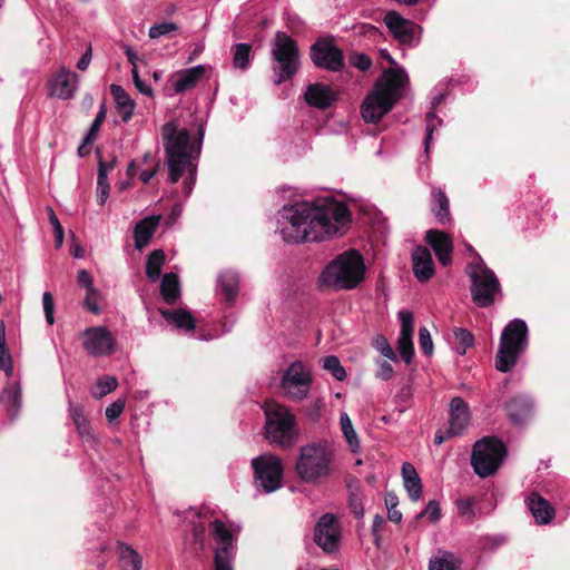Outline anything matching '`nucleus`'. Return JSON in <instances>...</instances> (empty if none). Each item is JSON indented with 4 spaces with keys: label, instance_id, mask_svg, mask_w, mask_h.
Segmentation results:
<instances>
[{
    "label": "nucleus",
    "instance_id": "473e14b6",
    "mask_svg": "<svg viewBox=\"0 0 570 570\" xmlns=\"http://www.w3.org/2000/svg\"><path fill=\"white\" fill-rule=\"evenodd\" d=\"M0 403L6 405L11 416H16L21 406V386L19 383H13L11 386L3 390L0 395Z\"/></svg>",
    "mask_w": 570,
    "mask_h": 570
},
{
    "label": "nucleus",
    "instance_id": "79ce46f5",
    "mask_svg": "<svg viewBox=\"0 0 570 570\" xmlns=\"http://www.w3.org/2000/svg\"><path fill=\"white\" fill-rule=\"evenodd\" d=\"M118 386V381L115 376L104 375L97 380L96 390L92 395L97 399L104 397Z\"/></svg>",
    "mask_w": 570,
    "mask_h": 570
},
{
    "label": "nucleus",
    "instance_id": "4468645a",
    "mask_svg": "<svg viewBox=\"0 0 570 570\" xmlns=\"http://www.w3.org/2000/svg\"><path fill=\"white\" fill-rule=\"evenodd\" d=\"M311 59L316 67L333 72L345 66L343 51L328 39H320L311 47Z\"/></svg>",
    "mask_w": 570,
    "mask_h": 570
},
{
    "label": "nucleus",
    "instance_id": "58836bf2",
    "mask_svg": "<svg viewBox=\"0 0 570 570\" xmlns=\"http://www.w3.org/2000/svg\"><path fill=\"white\" fill-rule=\"evenodd\" d=\"M252 47L248 43H236L233 50V62L236 68L247 69L250 65Z\"/></svg>",
    "mask_w": 570,
    "mask_h": 570
},
{
    "label": "nucleus",
    "instance_id": "5701e85b",
    "mask_svg": "<svg viewBox=\"0 0 570 570\" xmlns=\"http://www.w3.org/2000/svg\"><path fill=\"white\" fill-rule=\"evenodd\" d=\"M205 71L206 68L204 65H197L177 72L175 77H173L175 94H184L193 89L203 78Z\"/></svg>",
    "mask_w": 570,
    "mask_h": 570
},
{
    "label": "nucleus",
    "instance_id": "6e6552de",
    "mask_svg": "<svg viewBox=\"0 0 570 570\" xmlns=\"http://www.w3.org/2000/svg\"><path fill=\"white\" fill-rule=\"evenodd\" d=\"M528 345V326L523 320L514 318L502 331L495 367L507 373L515 365Z\"/></svg>",
    "mask_w": 570,
    "mask_h": 570
},
{
    "label": "nucleus",
    "instance_id": "4be33fe9",
    "mask_svg": "<svg viewBox=\"0 0 570 570\" xmlns=\"http://www.w3.org/2000/svg\"><path fill=\"white\" fill-rule=\"evenodd\" d=\"M304 98L308 106L325 109L333 104L335 95L327 85L312 83L307 86Z\"/></svg>",
    "mask_w": 570,
    "mask_h": 570
},
{
    "label": "nucleus",
    "instance_id": "f704fd0d",
    "mask_svg": "<svg viewBox=\"0 0 570 570\" xmlns=\"http://www.w3.org/2000/svg\"><path fill=\"white\" fill-rule=\"evenodd\" d=\"M340 425L342 433L345 438L346 443L348 444L351 451L353 453H357L360 451V440L353 428L352 421L346 412H342L340 415Z\"/></svg>",
    "mask_w": 570,
    "mask_h": 570
},
{
    "label": "nucleus",
    "instance_id": "b1692460",
    "mask_svg": "<svg viewBox=\"0 0 570 570\" xmlns=\"http://www.w3.org/2000/svg\"><path fill=\"white\" fill-rule=\"evenodd\" d=\"M527 505L538 524H548L554 517L553 507L535 492L528 497Z\"/></svg>",
    "mask_w": 570,
    "mask_h": 570
},
{
    "label": "nucleus",
    "instance_id": "a878e982",
    "mask_svg": "<svg viewBox=\"0 0 570 570\" xmlns=\"http://www.w3.org/2000/svg\"><path fill=\"white\" fill-rule=\"evenodd\" d=\"M239 276L235 271L228 269L217 277V291L227 303H233L238 295Z\"/></svg>",
    "mask_w": 570,
    "mask_h": 570
},
{
    "label": "nucleus",
    "instance_id": "e2e57ef3",
    "mask_svg": "<svg viewBox=\"0 0 570 570\" xmlns=\"http://www.w3.org/2000/svg\"><path fill=\"white\" fill-rule=\"evenodd\" d=\"M376 348L384 357L392 360V361L396 360V355L385 337H383V336L377 337Z\"/></svg>",
    "mask_w": 570,
    "mask_h": 570
},
{
    "label": "nucleus",
    "instance_id": "13d9d810",
    "mask_svg": "<svg viewBox=\"0 0 570 570\" xmlns=\"http://www.w3.org/2000/svg\"><path fill=\"white\" fill-rule=\"evenodd\" d=\"M99 291L95 287L87 291L85 297V306L94 314H98L100 312L99 306Z\"/></svg>",
    "mask_w": 570,
    "mask_h": 570
},
{
    "label": "nucleus",
    "instance_id": "1a4fd4ad",
    "mask_svg": "<svg viewBox=\"0 0 570 570\" xmlns=\"http://www.w3.org/2000/svg\"><path fill=\"white\" fill-rule=\"evenodd\" d=\"M274 82L289 80L299 68V52L296 42L285 32L277 31L272 42Z\"/></svg>",
    "mask_w": 570,
    "mask_h": 570
},
{
    "label": "nucleus",
    "instance_id": "72a5a7b5",
    "mask_svg": "<svg viewBox=\"0 0 570 570\" xmlns=\"http://www.w3.org/2000/svg\"><path fill=\"white\" fill-rule=\"evenodd\" d=\"M164 263L165 253L163 249H155L148 255L146 263V276L150 282H157L160 278Z\"/></svg>",
    "mask_w": 570,
    "mask_h": 570
},
{
    "label": "nucleus",
    "instance_id": "37998d69",
    "mask_svg": "<svg viewBox=\"0 0 570 570\" xmlns=\"http://www.w3.org/2000/svg\"><path fill=\"white\" fill-rule=\"evenodd\" d=\"M323 367L328 371L337 381H344L347 376L345 368L341 365L337 356L330 355L323 358Z\"/></svg>",
    "mask_w": 570,
    "mask_h": 570
},
{
    "label": "nucleus",
    "instance_id": "a19ab883",
    "mask_svg": "<svg viewBox=\"0 0 570 570\" xmlns=\"http://www.w3.org/2000/svg\"><path fill=\"white\" fill-rule=\"evenodd\" d=\"M453 334L458 342V345L455 346L456 353L464 355L466 350L474 345L473 334L470 331L460 327L454 328Z\"/></svg>",
    "mask_w": 570,
    "mask_h": 570
},
{
    "label": "nucleus",
    "instance_id": "423d86ee",
    "mask_svg": "<svg viewBox=\"0 0 570 570\" xmlns=\"http://www.w3.org/2000/svg\"><path fill=\"white\" fill-rule=\"evenodd\" d=\"M265 438L276 446L292 448L298 438L294 414L278 403H266L265 409Z\"/></svg>",
    "mask_w": 570,
    "mask_h": 570
},
{
    "label": "nucleus",
    "instance_id": "e433bc0d",
    "mask_svg": "<svg viewBox=\"0 0 570 570\" xmlns=\"http://www.w3.org/2000/svg\"><path fill=\"white\" fill-rule=\"evenodd\" d=\"M186 519L189 521L195 541L203 542L205 534V514L200 511L190 509L186 512Z\"/></svg>",
    "mask_w": 570,
    "mask_h": 570
},
{
    "label": "nucleus",
    "instance_id": "aec40b11",
    "mask_svg": "<svg viewBox=\"0 0 570 570\" xmlns=\"http://www.w3.org/2000/svg\"><path fill=\"white\" fill-rule=\"evenodd\" d=\"M508 416L513 424H522L533 412V401L529 395L519 394L505 405Z\"/></svg>",
    "mask_w": 570,
    "mask_h": 570
},
{
    "label": "nucleus",
    "instance_id": "7ed1b4c3",
    "mask_svg": "<svg viewBox=\"0 0 570 570\" xmlns=\"http://www.w3.org/2000/svg\"><path fill=\"white\" fill-rule=\"evenodd\" d=\"M407 81L405 70L401 68L385 70L362 104L361 112L364 121L372 124L380 121L403 96Z\"/></svg>",
    "mask_w": 570,
    "mask_h": 570
},
{
    "label": "nucleus",
    "instance_id": "8fccbe9b",
    "mask_svg": "<svg viewBox=\"0 0 570 570\" xmlns=\"http://www.w3.org/2000/svg\"><path fill=\"white\" fill-rule=\"evenodd\" d=\"M153 160L151 154L146 153L141 159L132 160L127 168V175L130 178H138L139 173L144 170V166L150 164Z\"/></svg>",
    "mask_w": 570,
    "mask_h": 570
},
{
    "label": "nucleus",
    "instance_id": "ea45409f",
    "mask_svg": "<svg viewBox=\"0 0 570 570\" xmlns=\"http://www.w3.org/2000/svg\"><path fill=\"white\" fill-rule=\"evenodd\" d=\"M425 122L426 136L424 139V153L428 155L433 139V134L442 125V119H440L432 110L426 114Z\"/></svg>",
    "mask_w": 570,
    "mask_h": 570
},
{
    "label": "nucleus",
    "instance_id": "f8f14e48",
    "mask_svg": "<svg viewBox=\"0 0 570 570\" xmlns=\"http://www.w3.org/2000/svg\"><path fill=\"white\" fill-rule=\"evenodd\" d=\"M312 382L309 368L303 362L295 361L284 370L281 386L287 399L299 402L308 396Z\"/></svg>",
    "mask_w": 570,
    "mask_h": 570
},
{
    "label": "nucleus",
    "instance_id": "4c0bfd02",
    "mask_svg": "<svg viewBox=\"0 0 570 570\" xmlns=\"http://www.w3.org/2000/svg\"><path fill=\"white\" fill-rule=\"evenodd\" d=\"M70 414L73 421V424L76 425V429L81 438H87L90 440H94V434L91 433V428L88 419L82 413L81 407H72L70 410Z\"/></svg>",
    "mask_w": 570,
    "mask_h": 570
},
{
    "label": "nucleus",
    "instance_id": "2eb2a0df",
    "mask_svg": "<svg viewBox=\"0 0 570 570\" xmlns=\"http://www.w3.org/2000/svg\"><path fill=\"white\" fill-rule=\"evenodd\" d=\"M341 540L340 525L333 514H323L314 530L315 543L326 553H332L338 549Z\"/></svg>",
    "mask_w": 570,
    "mask_h": 570
},
{
    "label": "nucleus",
    "instance_id": "5fc2aeb1",
    "mask_svg": "<svg viewBox=\"0 0 570 570\" xmlns=\"http://www.w3.org/2000/svg\"><path fill=\"white\" fill-rule=\"evenodd\" d=\"M419 344L423 354L431 355L433 353L432 337L426 327H421L419 330Z\"/></svg>",
    "mask_w": 570,
    "mask_h": 570
},
{
    "label": "nucleus",
    "instance_id": "412c9836",
    "mask_svg": "<svg viewBox=\"0 0 570 570\" xmlns=\"http://www.w3.org/2000/svg\"><path fill=\"white\" fill-rule=\"evenodd\" d=\"M413 273L417 281L426 282L434 274V262L426 247L419 246L412 254Z\"/></svg>",
    "mask_w": 570,
    "mask_h": 570
},
{
    "label": "nucleus",
    "instance_id": "dca6fc26",
    "mask_svg": "<svg viewBox=\"0 0 570 570\" xmlns=\"http://www.w3.org/2000/svg\"><path fill=\"white\" fill-rule=\"evenodd\" d=\"M78 75L62 67L48 82L49 96L63 100L71 99L78 89Z\"/></svg>",
    "mask_w": 570,
    "mask_h": 570
},
{
    "label": "nucleus",
    "instance_id": "052dcab7",
    "mask_svg": "<svg viewBox=\"0 0 570 570\" xmlns=\"http://www.w3.org/2000/svg\"><path fill=\"white\" fill-rule=\"evenodd\" d=\"M115 161L99 160L97 185L109 184L108 173L114 169Z\"/></svg>",
    "mask_w": 570,
    "mask_h": 570
},
{
    "label": "nucleus",
    "instance_id": "ddd939ff",
    "mask_svg": "<svg viewBox=\"0 0 570 570\" xmlns=\"http://www.w3.org/2000/svg\"><path fill=\"white\" fill-rule=\"evenodd\" d=\"M85 351L94 357L109 356L116 351V338L106 326L87 327L81 333Z\"/></svg>",
    "mask_w": 570,
    "mask_h": 570
},
{
    "label": "nucleus",
    "instance_id": "c85d7f7f",
    "mask_svg": "<svg viewBox=\"0 0 570 570\" xmlns=\"http://www.w3.org/2000/svg\"><path fill=\"white\" fill-rule=\"evenodd\" d=\"M160 314L169 324L174 325L177 330L190 332L195 328V318L188 311L181 308H163L160 309Z\"/></svg>",
    "mask_w": 570,
    "mask_h": 570
},
{
    "label": "nucleus",
    "instance_id": "c9c22d12",
    "mask_svg": "<svg viewBox=\"0 0 570 570\" xmlns=\"http://www.w3.org/2000/svg\"><path fill=\"white\" fill-rule=\"evenodd\" d=\"M458 560L452 552L439 551V554L430 559L429 570H456Z\"/></svg>",
    "mask_w": 570,
    "mask_h": 570
},
{
    "label": "nucleus",
    "instance_id": "680f3d73",
    "mask_svg": "<svg viewBox=\"0 0 570 570\" xmlns=\"http://www.w3.org/2000/svg\"><path fill=\"white\" fill-rule=\"evenodd\" d=\"M125 409V401L124 400H117L109 404L106 409V416L108 421H114L120 416Z\"/></svg>",
    "mask_w": 570,
    "mask_h": 570
},
{
    "label": "nucleus",
    "instance_id": "774afa93",
    "mask_svg": "<svg viewBox=\"0 0 570 570\" xmlns=\"http://www.w3.org/2000/svg\"><path fill=\"white\" fill-rule=\"evenodd\" d=\"M393 374V367L387 361H382L379 363L377 377L387 381L392 379Z\"/></svg>",
    "mask_w": 570,
    "mask_h": 570
},
{
    "label": "nucleus",
    "instance_id": "f257e3e1",
    "mask_svg": "<svg viewBox=\"0 0 570 570\" xmlns=\"http://www.w3.org/2000/svg\"><path fill=\"white\" fill-rule=\"evenodd\" d=\"M350 222L344 203L322 198L284 206L277 214V232L287 244L322 242L342 234Z\"/></svg>",
    "mask_w": 570,
    "mask_h": 570
},
{
    "label": "nucleus",
    "instance_id": "39448f33",
    "mask_svg": "<svg viewBox=\"0 0 570 570\" xmlns=\"http://www.w3.org/2000/svg\"><path fill=\"white\" fill-rule=\"evenodd\" d=\"M365 276L363 256L356 250L337 255L318 276L320 287L333 291H351L356 288Z\"/></svg>",
    "mask_w": 570,
    "mask_h": 570
},
{
    "label": "nucleus",
    "instance_id": "c03bdc74",
    "mask_svg": "<svg viewBox=\"0 0 570 570\" xmlns=\"http://www.w3.org/2000/svg\"><path fill=\"white\" fill-rule=\"evenodd\" d=\"M412 336L413 334H399L397 351L406 364L412 361L414 354Z\"/></svg>",
    "mask_w": 570,
    "mask_h": 570
},
{
    "label": "nucleus",
    "instance_id": "69168bd1",
    "mask_svg": "<svg viewBox=\"0 0 570 570\" xmlns=\"http://www.w3.org/2000/svg\"><path fill=\"white\" fill-rule=\"evenodd\" d=\"M215 570H233V567L230 563V554H225V553H222V551L216 550Z\"/></svg>",
    "mask_w": 570,
    "mask_h": 570
},
{
    "label": "nucleus",
    "instance_id": "7c9ffc66",
    "mask_svg": "<svg viewBox=\"0 0 570 570\" xmlns=\"http://www.w3.org/2000/svg\"><path fill=\"white\" fill-rule=\"evenodd\" d=\"M118 560L121 570H140L142 560L130 546L118 542Z\"/></svg>",
    "mask_w": 570,
    "mask_h": 570
},
{
    "label": "nucleus",
    "instance_id": "2f4dec72",
    "mask_svg": "<svg viewBox=\"0 0 570 570\" xmlns=\"http://www.w3.org/2000/svg\"><path fill=\"white\" fill-rule=\"evenodd\" d=\"M160 293L168 304H174L180 295L179 279L175 273H167L163 276Z\"/></svg>",
    "mask_w": 570,
    "mask_h": 570
},
{
    "label": "nucleus",
    "instance_id": "9d476101",
    "mask_svg": "<svg viewBox=\"0 0 570 570\" xmlns=\"http://www.w3.org/2000/svg\"><path fill=\"white\" fill-rule=\"evenodd\" d=\"M507 454L503 442L494 436H485L473 445L471 465L476 475L488 478L497 472Z\"/></svg>",
    "mask_w": 570,
    "mask_h": 570
},
{
    "label": "nucleus",
    "instance_id": "0eeeda50",
    "mask_svg": "<svg viewBox=\"0 0 570 570\" xmlns=\"http://www.w3.org/2000/svg\"><path fill=\"white\" fill-rule=\"evenodd\" d=\"M465 273L471 283L472 301L478 307H489L502 295L495 273L487 266L479 254H475V258L466 265Z\"/></svg>",
    "mask_w": 570,
    "mask_h": 570
},
{
    "label": "nucleus",
    "instance_id": "09e8293b",
    "mask_svg": "<svg viewBox=\"0 0 570 570\" xmlns=\"http://www.w3.org/2000/svg\"><path fill=\"white\" fill-rule=\"evenodd\" d=\"M178 29L177 24L174 22H160L151 26L149 28V37L151 39H157L163 36L169 35L173 31H176Z\"/></svg>",
    "mask_w": 570,
    "mask_h": 570
},
{
    "label": "nucleus",
    "instance_id": "a211bd4d",
    "mask_svg": "<svg viewBox=\"0 0 570 570\" xmlns=\"http://www.w3.org/2000/svg\"><path fill=\"white\" fill-rule=\"evenodd\" d=\"M384 23L401 43L407 45L413 42L416 26L403 18L399 12L389 11L384 16Z\"/></svg>",
    "mask_w": 570,
    "mask_h": 570
},
{
    "label": "nucleus",
    "instance_id": "49530a36",
    "mask_svg": "<svg viewBox=\"0 0 570 570\" xmlns=\"http://www.w3.org/2000/svg\"><path fill=\"white\" fill-rule=\"evenodd\" d=\"M426 517L431 523H438L442 517L440 503L436 500L428 502L425 509L417 514V519Z\"/></svg>",
    "mask_w": 570,
    "mask_h": 570
},
{
    "label": "nucleus",
    "instance_id": "6ab92c4d",
    "mask_svg": "<svg viewBox=\"0 0 570 570\" xmlns=\"http://www.w3.org/2000/svg\"><path fill=\"white\" fill-rule=\"evenodd\" d=\"M425 239L431 245L439 262L443 266H448L452 263L453 242L449 235L432 229L426 232Z\"/></svg>",
    "mask_w": 570,
    "mask_h": 570
},
{
    "label": "nucleus",
    "instance_id": "20e7f679",
    "mask_svg": "<svg viewBox=\"0 0 570 570\" xmlns=\"http://www.w3.org/2000/svg\"><path fill=\"white\" fill-rule=\"evenodd\" d=\"M335 456L336 448L332 441H312L299 448L295 472L305 483L321 484L334 473Z\"/></svg>",
    "mask_w": 570,
    "mask_h": 570
},
{
    "label": "nucleus",
    "instance_id": "f03ea898",
    "mask_svg": "<svg viewBox=\"0 0 570 570\" xmlns=\"http://www.w3.org/2000/svg\"><path fill=\"white\" fill-rule=\"evenodd\" d=\"M163 146L171 184L183 178V194L188 197L195 186L202 137L195 139L177 120H169L160 129Z\"/></svg>",
    "mask_w": 570,
    "mask_h": 570
},
{
    "label": "nucleus",
    "instance_id": "0e129e2a",
    "mask_svg": "<svg viewBox=\"0 0 570 570\" xmlns=\"http://www.w3.org/2000/svg\"><path fill=\"white\" fill-rule=\"evenodd\" d=\"M131 76L137 90L146 96L153 97V89L140 79L137 67L131 69Z\"/></svg>",
    "mask_w": 570,
    "mask_h": 570
},
{
    "label": "nucleus",
    "instance_id": "cd10ccee",
    "mask_svg": "<svg viewBox=\"0 0 570 570\" xmlns=\"http://www.w3.org/2000/svg\"><path fill=\"white\" fill-rule=\"evenodd\" d=\"M209 529L217 549L225 554H232L234 550L233 535L226 524L219 520L209 521Z\"/></svg>",
    "mask_w": 570,
    "mask_h": 570
},
{
    "label": "nucleus",
    "instance_id": "4d7b16f0",
    "mask_svg": "<svg viewBox=\"0 0 570 570\" xmlns=\"http://www.w3.org/2000/svg\"><path fill=\"white\" fill-rule=\"evenodd\" d=\"M404 487L412 501H417L422 497V483L420 478L404 481Z\"/></svg>",
    "mask_w": 570,
    "mask_h": 570
},
{
    "label": "nucleus",
    "instance_id": "3c124183",
    "mask_svg": "<svg viewBox=\"0 0 570 570\" xmlns=\"http://www.w3.org/2000/svg\"><path fill=\"white\" fill-rule=\"evenodd\" d=\"M48 217H49L50 224L53 227L56 247H61L63 244V228H62L58 217L56 216L53 209L50 207L48 208Z\"/></svg>",
    "mask_w": 570,
    "mask_h": 570
},
{
    "label": "nucleus",
    "instance_id": "393cba45",
    "mask_svg": "<svg viewBox=\"0 0 570 570\" xmlns=\"http://www.w3.org/2000/svg\"><path fill=\"white\" fill-rule=\"evenodd\" d=\"M161 220V215H151L137 223L134 232L135 247L141 250L150 242L156 228Z\"/></svg>",
    "mask_w": 570,
    "mask_h": 570
},
{
    "label": "nucleus",
    "instance_id": "9b49d317",
    "mask_svg": "<svg viewBox=\"0 0 570 570\" xmlns=\"http://www.w3.org/2000/svg\"><path fill=\"white\" fill-rule=\"evenodd\" d=\"M256 489L263 493H272L282 487V460L271 453L262 454L252 460Z\"/></svg>",
    "mask_w": 570,
    "mask_h": 570
},
{
    "label": "nucleus",
    "instance_id": "a18cd8bd",
    "mask_svg": "<svg viewBox=\"0 0 570 570\" xmlns=\"http://www.w3.org/2000/svg\"><path fill=\"white\" fill-rule=\"evenodd\" d=\"M105 118H106V107L102 104L100 106V109L97 112L94 121L91 122L89 129L87 130V132L85 135L83 144H91L96 139L97 134H98L102 122L105 121Z\"/></svg>",
    "mask_w": 570,
    "mask_h": 570
},
{
    "label": "nucleus",
    "instance_id": "bb28decb",
    "mask_svg": "<svg viewBox=\"0 0 570 570\" xmlns=\"http://www.w3.org/2000/svg\"><path fill=\"white\" fill-rule=\"evenodd\" d=\"M110 94L116 102L117 110L121 116L122 121L127 122L131 119L136 104L126 92V90L119 86L112 83L110 86Z\"/></svg>",
    "mask_w": 570,
    "mask_h": 570
},
{
    "label": "nucleus",
    "instance_id": "6e6d98bb",
    "mask_svg": "<svg viewBox=\"0 0 570 570\" xmlns=\"http://www.w3.org/2000/svg\"><path fill=\"white\" fill-rule=\"evenodd\" d=\"M350 63L361 71H367L372 66V59L362 52H355L350 57Z\"/></svg>",
    "mask_w": 570,
    "mask_h": 570
},
{
    "label": "nucleus",
    "instance_id": "338daca9",
    "mask_svg": "<svg viewBox=\"0 0 570 570\" xmlns=\"http://www.w3.org/2000/svg\"><path fill=\"white\" fill-rule=\"evenodd\" d=\"M350 508H351L352 513L355 515V518L362 519L364 517L365 510H364L363 502L356 495L351 497Z\"/></svg>",
    "mask_w": 570,
    "mask_h": 570
},
{
    "label": "nucleus",
    "instance_id": "de8ad7c7",
    "mask_svg": "<svg viewBox=\"0 0 570 570\" xmlns=\"http://www.w3.org/2000/svg\"><path fill=\"white\" fill-rule=\"evenodd\" d=\"M458 514L460 517H466L468 522H471L474 518V501L471 498H461L455 501Z\"/></svg>",
    "mask_w": 570,
    "mask_h": 570
},
{
    "label": "nucleus",
    "instance_id": "f3484780",
    "mask_svg": "<svg viewBox=\"0 0 570 570\" xmlns=\"http://www.w3.org/2000/svg\"><path fill=\"white\" fill-rule=\"evenodd\" d=\"M471 421V411L468 403L460 396H455L450 402L449 428L450 435H462L466 431Z\"/></svg>",
    "mask_w": 570,
    "mask_h": 570
},
{
    "label": "nucleus",
    "instance_id": "603ef678",
    "mask_svg": "<svg viewBox=\"0 0 570 570\" xmlns=\"http://www.w3.org/2000/svg\"><path fill=\"white\" fill-rule=\"evenodd\" d=\"M42 306L48 325L55 323V301L50 292H45L42 295Z\"/></svg>",
    "mask_w": 570,
    "mask_h": 570
},
{
    "label": "nucleus",
    "instance_id": "bf43d9fd",
    "mask_svg": "<svg viewBox=\"0 0 570 570\" xmlns=\"http://www.w3.org/2000/svg\"><path fill=\"white\" fill-rule=\"evenodd\" d=\"M399 320L401 322L400 334H413V314L402 309L399 312Z\"/></svg>",
    "mask_w": 570,
    "mask_h": 570
},
{
    "label": "nucleus",
    "instance_id": "c756f323",
    "mask_svg": "<svg viewBox=\"0 0 570 570\" xmlns=\"http://www.w3.org/2000/svg\"><path fill=\"white\" fill-rule=\"evenodd\" d=\"M431 208L439 223L446 224L451 220L449 199L442 189L433 188Z\"/></svg>",
    "mask_w": 570,
    "mask_h": 570
},
{
    "label": "nucleus",
    "instance_id": "864d4df0",
    "mask_svg": "<svg viewBox=\"0 0 570 570\" xmlns=\"http://www.w3.org/2000/svg\"><path fill=\"white\" fill-rule=\"evenodd\" d=\"M0 370H2L7 376H11L13 372L12 357L7 344H0Z\"/></svg>",
    "mask_w": 570,
    "mask_h": 570
}]
</instances>
